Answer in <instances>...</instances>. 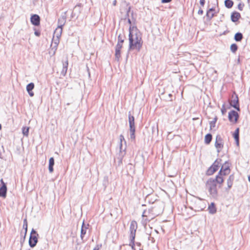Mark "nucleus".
<instances>
[{
	"label": "nucleus",
	"instance_id": "nucleus-1",
	"mask_svg": "<svg viewBox=\"0 0 250 250\" xmlns=\"http://www.w3.org/2000/svg\"><path fill=\"white\" fill-rule=\"evenodd\" d=\"M129 47L128 51L136 49L139 52L143 45V41L141 38H139L137 34H135V38L130 33L129 36Z\"/></svg>",
	"mask_w": 250,
	"mask_h": 250
},
{
	"label": "nucleus",
	"instance_id": "nucleus-2",
	"mask_svg": "<svg viewBox=\"0 0 250 250\" xmlns=\"http://www.w3.org/2000/svg\"><path fill=\"white\" fill-rule=\"evenodd\" d=\"M138 225L137 222L133 220L131 222L129 227V240L130 243L129 245L131 247L133 250H136L135 248V238L136 236V229H137Z\"/></svg>",
	"mask_w": 250,
	"mask_h": 250
},
{
	"label": "nucleus",
	"instance_id": "nucleus-3",
	"mask_svg": "<svg viewBox=\"0 0 250 250\" xmlns=\"http://www.w3.org/2000/svg\"><path fill=\"white\" fill-rule=\"evenodd\" d=\"M164 210V205L161 202H156L154 206L148 209V213L152 215V218L162 213Z\"/></svg>",
	"mask_w": 250,
	"mask_h": 250
},
{
	"label": "nucleus",
	"instance_id": "nucleus-4",
	"mask_svg": "<svg viewBox=\"0 0 250 250\" xmlns=\"http://www.w3.org/2000/svg\"><path fill=\"white\" fill-rule=\"evenodd\" d=\"M128 123L129 126L130 139L132 141L135 140V118L131 114V112H128Z\"/></svg>",
	"mask_w": 250,
	"mask_h": 250
},
{
	"label": "nucleus",
	"instance_id": "nucleus-5",
	"mask_svg": "<svg viewBox=\"0 0 250 250\" xmlns=\"http://www.w3.org/2000/svg\"><path fill=\"white\" fill-rule=\"evenodd\" d=\"M125 35H122L121 34L118 36V42L115 47V59L117 61H119L121 58V50L123 46V43L124 42L125 39Z\"/></svg>",
	"mask_w": 250,
	"mask_h": 250
},
{
	"label": "nucleus",
	"instance_id": "nucleus-6",
	"mask_svg": "<svg viewBox=\"0 0 250 250\" xmlns=\"http://www.w3.org/2000/svg\"><path fill=\"white\" fill-rule=\"evenodd\" d=\"M62 29H60V30L58 31V29L57 28L54 33L53 41L51 44V46L52 47V50H54L53 54H55V51L57 49L58 45L60 42V38L61 36L62 33Z\"/></svg>",
	"mask_w": 250,
	"mask_h": 250
},
{
	"label": "nucleus",
	"instance_id": "nucleus-7",
	"mask_svg": "<svg viewBox=\"0 0 250 250\" xmlns=\"http://www.w3.org/2000/svg\"><path fill=\"white\" fill-rule=\"evenodd\" d=\"M39 237V235L37 231L34 229H32L30 232L28 241L29 245L31 248H33L37 245L38 242Z\"/></svg>",
	"mask_w": 250,
	"mask_h": 250
},
{
	"label": "nucleus",
	"instance_id": "nucleus-8",
	"mask_svg": "<svg viewBox=\"0 0 250 250\" xmlns=\"http://www.w3.org/2000/svg\"><path fill=\"white\" fill-rule=\"evenodd\" d=\"M206 186L208 188L209 194L213 198L217 197L218 191L217 189V185L214 184L213 180H208L207 181Z\"/></svg>",
	"mask_w": 250,
	"mask_h": 250
},
{
	"label": "nucleus",
	"instance_id": "nucleus-9",
	"mask_svg": "<svg viewBox=\"0 0 250 250\" xmlns=\"http://www.w3.org/2000/svg\"><path fill=\"white\" fill-rule=\"evenodd\" d=\"M221 161L222 160L221 159H217L211 166L207 169L206 173V175L208 176H210L217 171L220 167Z\"/></svg>",
	"mask_w": 250,
	"mask_h": 250
},
{
	"label": "nucleus",
	"instance_id": "nucleus-10",
	"mask_svg": "<svg viewBox=\"0 0 250 250\" xmlns=\"http://www.w3.org/2000/svg\"><path fill=\"white\" fill-rule=\"evenodd\" d=\"M230 106L240 111V108L238 95L234 92L231 96V99L229 101Z\"/></svg>",
	"mask_w": 250,
	"mask_h": 250
},
{
	"label": "nucleus",
	"instance_id": "nucleus-11",
	"mask_svg": "<svg viewBox=\"0 0 250 250\" xmlns=\"http://www.w3.org/2000/svg\"><path fill=\"white\" fill-rule=\"evenodd\" d=\"M230 164L228 161H226L223 165L221 166V167L218 173L220 175L226 176L229 174L230 170L229 168Z\"/></svg>",
	"mask_w": 250,
	"mask_h": 250
},
{
	"label": "nucleus",
	"instance_id": "nucleus-12",
	"mask_svg": "<svg viewBox=\"0 0 250 250\" xmlns=\"http://www.w3.org/2000/svg\"><path fill=\"white\" fill-rule=\"evenodd\" d=\"M228 118L230 122L236 123L239 118V115L236 111L231 110L229 112Z\"/></svg>",
	"mask_w": 250,
	"mask_h": 250
},
{
	"label": "nucleus",
	"instance_id": "nucleus-13",
	"mask_svg": "<svg viewBox=\"0 0 250 250\" xmlns=\"http://www.w3.org/2000/svg\"><path fill=\"white\" fill-rule=\"evenodd\" d=\"M0 182L1 184L0 185V197L5 198L7 191L6 184L4 182L3 179H1Z\"/></svg>",
	"mask_w": 250,
	"mask_h": 250
},
{
	"label": "nucleus",
	"instance_id": "nucleus-14",
	"mask_svg": "<svg viewBox=\"0 0 250 250\" xmlns=\"http://www.w3.org/2000/svg\"><path fill=\"white\" fill-rule=\"evenodd\" d=\"M145 201L146 203H148L149 204H153L154 203H156V202H159L157 201V196L153 194H147L146 197Z\"/></svg>",
	"mask_w": 250,
	"mask_h": 250
},
{
	"label": "nucleus",
	"instance_id": "nucleus-15",
	"mask_svg": "<svg viewBox=\"0 0 250 250\" xmlns=\"http://www.w3.org/2000/svg\"><path fill=\"white\" fill-rule=\"evenodd\" d=\"M30 21L33 25L39 26L40 25L41 18L37 14H32L31 16Z\"/></svg>",
	"mask_w": 250,
	"mask_h": 250
},
{
	"label": "nucleus",
	"instance_id": "nucleus-16",
	"mask_svg": "<svg viewBox=\"0 0 250 250\" xmlns=\"http://www.w3.org/2000/svg\"><path fill=\"white\" fill-rule=\"evenodd\" d=\"M66 12H64L63 15H62L61 17L58 20V28L59 29H62L66 22Z\"/></svg>",
	"mask_w": 250,
	"mask_h": 250
},
{
	"label": "nucleus",
	"instance_id": "nucleus-17",
	"mask_svg": "<svg viewBox=\"0 0 250 250\" xmlns=\"http://www.w3.org/2000/svg\"><path fill=\"white\" fill-rule=\"evenodd\" d=\"M234 180V175L233 174L230 175L227 181L228 186L227 188H225L226 191L229 192V189L232 188Z\"/></svg>",
	"mask_w": 250,
	"mask_h": 250
},
{
	"label": "nucleus",
	"instance_id": "nucleus-18",
	"mask_svg": "<svg viewBox=\"0 0 250 250\" xmlns=\"http://www.w3.org/2000/svg\"><path fill=\"white\" fill-rule=\"evenodd\" d=\"M125 149L126 148L125 147L123 151L120 150L118 156L117 158V159L118 160L117 167H120L122 164L123 159L126 154Z\"/></svg>",
	"mask_w": 250,
	"mask_h": 250
},
{
	"label": "nucleus",
	"instance_id": "nucleus-19",
	"mask_svg": "<svg viewBox=\"0 0 250 250\" xmlns=\"http://www.w3.org/2000/svg\"><path fill=\"white\" fill-rule=\"evenodd\" d=\"M241 18V14L237 12L233 11L231 13L230 16L231 21L233 22H236Z\"/></svg>",
	"mask_w": 250,
	"mask_h": 250
},
{
	"label": "nucleus",
	"instance_id": "nucleus-20",
	"mask_svg": "<svg viewBox=\"0 0 250 250\" xmlns=\"http://www.w3.org/2000/svg\"><path fill=\"white\" fill-rule=\"evenodd\" d=\"M62 69L61 71V74L64 76L66 75V73L67 72V68H68V59L67 58H66L65 60H63L62 61Z\"/></svg>",
	"mask_w": 250,
	"mask_h": 250
},
{
	"label": "nucleus",
	"instance_id": "nucleus-21",
	"mask_svg": "<svg viewBox=\"0 0 250 250\" xmlns=\"http://www.w3.org/2000/svg\"><path fill=\"white\" fill-rule=\"evenodd\" d=\"M35 86L33 83H30L26 85V90L30 97H33L34 95V92L32 90L34 89Z\"/></svg>",
	"mask_w": 250,
	"mask_h": 250
},
{
	"label": "nucleus",
	"instance_id": "nucleus-22",
	"mask_svg": "<svg viewBox=\"0 0 250 250\" xmlns=\"http://www.w3.org/2000/svg\"><path fill=\"white\" fill-rule=\"evenodd\" d=\"M55 164V160L53 157L50 158L49 160L48 170L50 173H52L54 171L53 167Z\"/></svg>",
	"mask_w": 250,
	"mask_h": 250
},
{
	"label": "nucleus",
	"instance_id": "nucleus-23",
	"mask_svg": "<svg viewBox=\"0 0 250 250\" xmlns=\"http://www.w3.org/2000/svg\"><path fill=\"white\" fill-rule=\"evenodd\" d=\"M208 210L209 213L211 214H213L216 212V208L214 203H211V204L208 206Z\"/></svg>",
	"mask_w": 250,
	"mask_h": 250
},
{
	"label": "nucleus",
	"instance_id": "nucleus-24",
	"mask_svg": "<svg viewBox=\"0 0 250 250\" xmlns=\"http://www.w3.org/2000/svg\"><path fill=\"white\" fill-rule=\"evenodd\" d=\"M87 229H84L83 227L81 228L80 237H81V239L82 240V242L77 243V245L81 244L82 243H84L85 241V240H84L83 239V238H84V235H85V234L86 233Z\"/></svg>",
	"mask_w": 250,
	"mask_h": 250
},
{
	"label": "nucleus",
	"instance_id": "nucleus-25",
	"mask_svg": "<svg viewBox=\"0 0 250 250\" xmlns=\"http://www.w3.org/2000/svg\"><path fill=\"white\" fill-rule=\"evenodd\" d=\"M243 38V35L242 33L241 32H237L234 35V40L237 42H241Z\"/></svg>",
	"mask_w": 250,
	"mask_h": 250
},
{
	"label": "nucleus",
	"instance_id": "nucleus-26",
	"mask_svg": "<svg viewBox=\"0 0 250 250\" xmlns=\"http://www.w3.org/2000/svg\"><path fill=\"white\" fill-rule=\"evenodd\" d=\"M212 139V136L211 133H208L205 136V143L206 145H209L211 143Z\"/></svg>",
	"mask_w": 250,
	"mask_h": 250
},
{
	"label": "nucleus",
	"instance_id": "nucleus-27",
	"mask_svg": "<svg viewBox=\"0 0 250 250\" xmlns=\"http://www.w3.org/2000/svg\"><path fill=\"white\" fill-rule=\"evenodd\" d=\"M215 147L217 149V151L218 153H219L224 146V142L222 143H215L214 144Z\"/></svg>",
	"mask_w": 250,
	"mask_h": 250
},
{
	"label": "nucleus",
	"instance_id": "nucleus-28",
	"mask_svg": "<svg viewBox=\"0 0 250 250\" xmlns=\"http://www.w3.org/2000/svg\"><path fill=\"white\" fill-rule=\"evenodd\" d=\"M233 1L232 0H225L224 2L225 6L227 8H231L233 5Z\"/></svg>",
	"mask_w": 250,
	"mask_h": 250
},
{
	"label": "nucleus",
	"instance_id": "nucleus-29",
	"mask_svg": "<svg viewBox=\"0 0 250 250\" xmlns=\"http://www.w3.org/2000/svg\"><path fill=\"white\" fill-rule=\"evenodd\" d=\"M120 150L123 151L124 149L123 148V141H124L125 143L126 144V141L124 138V137L123 135H120Z\"/></svg>",
	"mask_w": 250,
	"mask_h": 250
},
{
	"label": "nucleus",
	"instance_id": "nucleus-30",
	"mask_svg": "<svg viewBox=\"0 0 250 250\" xmlns=\"http://www.w3.org/2000/svg\"><path fill=\"white\" fill-rule=\"evenodd\" d=\"M238 48V45L234 43L231 44L230 46V49L233 53H236Z\"/></svg>",
	"mask_w": 250,
	"mask_h": 250
},
{
	"label": "nucleus",
	"instance_id": "nucleus-31",
	"mask_svg": "<svg viewBox=\"0 0 250 250\" xmlns=\"http://www.w3.org/2000/svg\"><path fill=\"white\" fill-rule=\"evenodd\" d=\"M223 175H220L219 173L217 174L218 177V184L219 185V188L221 187V185L224 183V179Z\"/></svg>",
	"mask_w": 250,
	"mask_h": 250
},
{
	"label": "nucleus",
	"instance_id": "nucleus-32",
	"mask_svg": "<svg viewBox=\"0 0 250 250\" xmlns=\"http://www.w3.org/2000/svg\"><path fill=\"white\" fill-rule=\"evenodd\" d=\"M218 120V118L217 116H215L214 119H213V120L212 121H210L209 122V125H210V130L212 129V128L213 127H214L215 126V124L217 122Z\"/></svg>",
	"mask_w": 250,
	"mask_h": 250
},
{
	"label": "nucleus",
	"instance_id": "nucleus-33",
	"mask_svg": "<svg viewBox=\"0 0 250 250\" xmlns=\"http://www.w3.org/2000/svg\"><path fill=\"white\" fill-rule=\"evenodd\" d=\"M29 128L28 127H23L22 128V133L23 135L27 137L29 134Z\"/></svg>",
	"mask_w": 250,
	"mask_h": 250
},
{
	"label": "nucleus",
	"instance_id": "nucleus-34",
	"mask_svg": "<svg viewBox=\"0 0 250 250\" xmlns=\"http://www.w3.org/2000/svg\"><path fill=\"white\" fill-rule=\"evenodd\" d=\"M233 137L234 140H236L238 138H239V128H237L234 131L233 134Z\"/></svg>",
	"mask_w": 250,
	"mask_h": 250
},
{
	"label": "nucleus",
	"instance_id": "nucleus-35",
	"mask_svg": "<svg viewBox=\"0 0 250 250\" xmlns=\"http://www.w3.org/2000/svg\"><path fill=\"white\" fill-rule=\"evenodd\" d=\"M27 228H28V223H27V219L25 218L23 220V229H24V233H25V234H27Z\"/></svg>",
	"mask_w": 250,
	"mask_h": 250
},
{
	"label": "nucleus",
	"instance_id": "nucleus-36",
	"mask_svg": "<svg viewBox=\"0 0 250 250\" xmlns=\"http://www.w3.org/2000/svg\"><path fill=\"white\" fill-rule=\"evenodd\" d=\"M224 142L222 138L221 137V135L219 134H218L216 136V140L215 143H222Z\"/></svg>",
	"mask_w": 250,
	"mask_h": 250
},
{
	"label": "nucleus",
	"instance_id": "nucleus-37",
	"mask_svg": "<svg viewBox=\"0 0 250 250\" xmlns=\"http://www.w3.org/2000/svg\"><path fill=\"white\" fill-rule=\"evenodd\" d=\"M130 9H131L130 7H128V9H127V11H126V16H126V17H127V18H127V22H128L129 24H130L131 25V23H132V22H131V20L128 18V17H129V12H130Z\"/></svg>",
	"mask_w": 250,
	"mask_h": 250
},
{
	"label": "nucleus",
	"instance_id": "nucleus-38",
	"mask_svg": "<svg viewBox=\"0 0 250 250\" xmlns=\"http://www.w3.org/2000/svg\"><path fill=\"white\" fill-rule=\"evenodd\" d=\"M215 16V13H212L211 15H210V13L207 12L206 16L207 19L209 21L214 16Z\"/></svg>",
	"mask_w": 250,
	"mask_h": 250
},
{
	"label": "nucleus",
	"instance_id": "nucleus-39",
	"mask_svg": "<svg viewBox=\"0 0 250 250\" xmlns=\"http://www.w3.org/2000/svg\"><path fill=\"white\" fill-rule=\"evenodd\" d=\"M221 113H222V115H224L226 114V113L227 112V109L225 107L224 104L222 105V107L221 108Z\"/></svg>",
	"mask_w": 250,
	"mask_h": 250
},
{
	"label": "nucleus",
	"instance_id": "nucleus-40",
	"mask_svg": "<svg viewBox=\"0 0 250 250\" xmlns=\"http://www.w3.org/2000/svg\"><path fill=\"white\" fill-rule=\"evenodd\" d=\"M208 180H213L214 181V184L217 185L218 184V180L217 175L216 176V177L214 179L210 178L209 179H208Z\"/></svg>",
	"mask_w": 250,
	"mask_h": 250
},
{
	"label": "nucleus",
	"instance_id": "nucleus-41",
	"mask_svg": "<svg viewBox=\"0 0 250 250\" xmlns=\"http://www.w3.org/2000/svg\"><path fill=\"white\" fill-rule=\"evenodd\" d=\"M244 6V4L243 3H240L238 4L237 7H238V9L240 11H242L243 9Z\"/></svg>",
	"mask_w": 250,
	"mask_h": 250
},
{
	"label": "nucleus",
	"instance_id": "nucleus-42",
	"mask_svg": "<svg viewBox=\"0 0 250 250\" xmlns=\"http://www.w3.org/2000/svg\"><path fill=\"white\" fill-rule=\"evenodd\" d=\"M26 234H25V233H24V235L23 236V237L21 238V246L23 245V243L24 242L25 238H26Z\"/></svg>",
	"mask_w": 250,
	"mask_h": 250
},
{
	"label": "nucleus",
	"instance_id": "nucleus-43",
	"mask_svg": "<svg viewBox=\"0 0 250 250\" xmlns=\"http://www.w3.org/2000/svg\"><path fill=\"white\" fill-rule=\"evenodd\" d=\"M34 30H35V32H34L35 35L37 37H39L41 35V32L39 30H36L35 29Z\"/></svg>",
	"mask_w": 250,
	"mask_h": 250
},
{
	"label": "nucleus",
	"instance_id": "nucleus-44",
	"mask_svg": "<svg viewBox=\"0 0 250 250\" xmlns=\"http://www.w3.org/2000/svg\"><path fill=\"white\" fill-rule=\"evenodd\" d=\"M89 226V224H87V225H86L84 223V221H83V224H82V227L81 228H83L84 229H88V227Z\"/></svg>",
	"mask_w": 250,
	"mask_h": 250
},
{
	"label": "nucleus",
	"instance_id": "nucleus-45",
	"mask_svg": "<svg viewBox=\"0 0 250 250\" xmlns=\"http://www.w3.org/2000/svg\"><path fill=\"white\" fill-rule=\"evenodd\" d=\"M136 245L139 247V250H143V249L141 248V244L140 242H136L135 243V245Z\"/></svg>",
	"mask_w": 250,
	"mask_h": 250
},
{
	"label": "nucleus",
	"instance_id": "nucleus-46",
	"mask_svg": "<svg viewBox=\"0 0 250 250\" xmlns=\"http://www.w3.org/2000/svg\"><path fill=\"white\" fill-rule=\"evenodd\" d=\"M215 11V8L214 7H212L211 8H209L208 10H207V12H209V13H210V12H214Z\"/></svg>",
	"mask_w": 250,
	"mask_h": 250
},
{
	"label": "nucleus",
	"instance_id": "nucleus-47",
	"mask_svg": "<svg viewBox=\"0 0 250 250\" xmlns=\"http://www.w3.org/2000/svg\"><path fill=\"white\" fill-rule=\"evenodd\" d=\"M133 28H134V27H131V25L130 26V27L129 28V35H128V36H130V33H131L132 35H133L132 31V29Z\"/></svg>",
	"mask_w": 250,
	"mask_h": 250
},
{
	"label": "nucleus",
	"instance_id": "nucleus-48",
	"mask_svg": "<svg viewBox=\"0 0 250 250\" xmlns=\"http://www.w3.org/2000/svg\"><path fill=\"white\" fill-rule=\"evenodd\" d=\"M205 0H200V4L201 6H204L205 4Z\"/></svg>",
	"mask_w": 250,
	"mask_h": 250
},
{
	"label": "nucleus",
	"instance_id": "nucleus-49",
	"mask_svg": "<svg viewBox=\"0 0 250 250\" xmlns=\"http://www.w3.org/2000/svg\"><path fill=\"white\" fill-rule=\"evenodd\" d=\"M172 0H162L161 2L162 3H166L170 2Z\"/></svg>",
	"mask_w": 250,
	"mask_h": 250
},
{
	"label": "nucleus",
	"instance_id": "nucleus-50",
	"mask_svg": "<svg viewBox=\"0 0 250 250\" xmlns=\"http://www.w3.org/2000/svg\"><path fill=\"white\" fill-rule=\"evenodd\" d=\"M204 13L203 10L200 8L198 11V14L199 15H202Z\"/></svg>",
	"mask_w": 250,
	"mask_h": 250
},
{
	"label": "nucleus",
	"instance_id": "nucleus-51",
	"mask_svg": "<svg viewBox=\"0 0 250 250\" xmlns=\"http://www.w3.org/2000/svg\"><path fill=\"white\" fill-rule=\"evenodd\" d=\"M146 213V210H145L143 213L142 217L147 216Z\"/></svg>",
	"mask_w": 250,
	"mask_h": 250
},
{
	"label": "nucleus",
	"instance_id": "nucleus-52",
	"mask_svg": "<svg viewBox=\"0 0 250 250\" xmlns=\"http://www.w3.org/2000/svg\"><path fill=\"white\" fill-rule=\"evenodd\" d=\"M235 141L236 142L237 146H238L239 145V138H238L236 140H235Z\"/></svg>",
	"mask_w": 250,
	"mask_h": 250
},
{
	"label": "nucleus",
	"instance_id": "nucleus-53",
	"mask_svg": "<svg viewBox=\"0 0 250 250\" xmlns=\"http://www.w3.org/2000/svg\"><path fill=\"white\" fill-rule=\"evenodd\" d=\"M148 239H149V240H151V241H152V242H153L154 241V238H153V237H150V236H149V237H148Z\"/></svg>",
	"mask_w": 250,
	"mask_h": 250
},
{
	"label": "nucleus",
	"instance_id": "nucleus-54",
	"mask_svg": "<svg viewBox=\"0 0 250 250\" xmlns=\"http://www.w3.org/2000/svg\"><path fill=\"white\" fill-rule=\"evenodd\" d=\"M99 246L97 245L93 250H99Z\"/></svg>",
	"mask_w": 250,
	"mask_h": 250
},
{
	"label": "nucleus",
	"instance_id": "nucleus-55",
	"mask_svg": "<svg viewBox=\"0 0 250 250\" xmlns=\"http://www.w3.org/2000/svg\"><path fill=\"white\" fill-rule=\"evenodd\" d=\"M116 3H117V1L116 0H114L113 2V4L114 5H116Z\"/></svg>",
	"mask_w": 250,
	"mask_h": 250
},
{
	"label": "nucleus",
	"instance_id": "nucleus-56",
	"mask_svg": "<svg viewBox=\"0 0 250 250\" xmlns=\"http://www.w3.org/2000/svg\"><path fill=\"white\" fill-rule=\"evenodd\" d=\"M248 180L250 182V175L248 176Z\"/></svg>",
	"mask_w": 250,
	"mask_h": 250
},
{
	"label": "nucleus",
	"instance_id": "nucleus-57",
	"mask_svg": "<svg viewBox=\"0 0 250 250\" xmlns=\"http://www.w3.org/2000/svg\"><path fill=\"white\" fill-rule=\"evenodd\" d=\"M168 96H169V97H171V96H172V94H168Z\"/></svg>",
	"mask_w": 250,
	"mask_h": 250
},
{
	"label": "nucleus",
	"instance_id": "nucleus-58",
	"mask_svg": "<svg viewBox=\"0 0 250 250\" xmlns=\"http://www.w3.org/2000/svg\"><path fill=\"white\" fill-rule=\"evenodd\" d=\"M71 18H73V12L72 13V15H71Z\"/></svg>",
	"mask_w": 250,
	"mask_h": 250
},
{
	"label": "nucleus",
	"instance_id": "nucleus-59",
	"mask_svg": "<svg viewBox=\"0 0 250 250\" xmlns=\"http://www.w3.org/2000/svg\"><path fill=\"white\" fill-rule=\"evenodd\" d=\"M203 208H201L200 209V210H203ZM198 210H199V209H198Z\"/></svg>",
	"mask_w": 250,
	"mask_h": 250
},
{
	"label": "nucleus",
	"instance_id": "nucleus-60",
	"mask_svg": "<svg viewBox=\"0 0 250 250\" xmlns=\"http://www.w3.org/2000/svg\"><path fill=\"white\" fill-rule=\"evenodd\" d=\"M197 119V118H193V120H196Z\"/></svg>",
	"mask_w": 250,
	"mask_h": 250
},
{
	"label": "nucleus",
	"instance_id": "nucleus-61",
	"mask_svg": "<svg viewBox=\"0 0 250 250\" xmlns=\"http://www.w3.org/2000/svg\"><path fill=\"white\" fill-rule=\"evenodd\" d=\"M1 152H0V158H1Z\"/></svg>",
	"mask_w": 250,
	"mask_h": 250
},
{
	"label": "nucleus",
	"instance_id": "nucleus-62",
	"mask_svg": "<svg viewBox=\"0 0 250 250\" xmlns=\"http://www.w3.org/2000/svg\"><path fill=\"white\" fill-rule=\"evenodd\" d=\"M88 75H89V76L90 77V74L89 72H88Z\"/></svg>",
	"mask_w": 250,
	"mask_h": 250
},
{
	"label": "nucleus",
	"instance_id": "nucleus-63",
	"mask_svg": "<svg viewBox=\"0 0 250 250\" xmlns=\"http://www.w3.org/2000/svg\"><path fill=\"white\" fill-rule=\"evenodd\" d=\"M1 125L0 124V130L1 129Z\"/></svg>",
	"mask_w": 250,
	"mask_h": 250
},
{
	"label": "nucleus",
	"instance_id": "nucleus-64",
	"mask_svg": "<svg viewBox=\"0 0 250 250\" xmlns=\"http://www.w3.org/2000/svg\"><path fill=\"white\" fill-rule=\"evenodd\" d=\"M240 61V59L239 58L238 59V62H239Z\"/></svg>",
	"mask_w": 250,
	"mask_h": 250
}]
</instances>
